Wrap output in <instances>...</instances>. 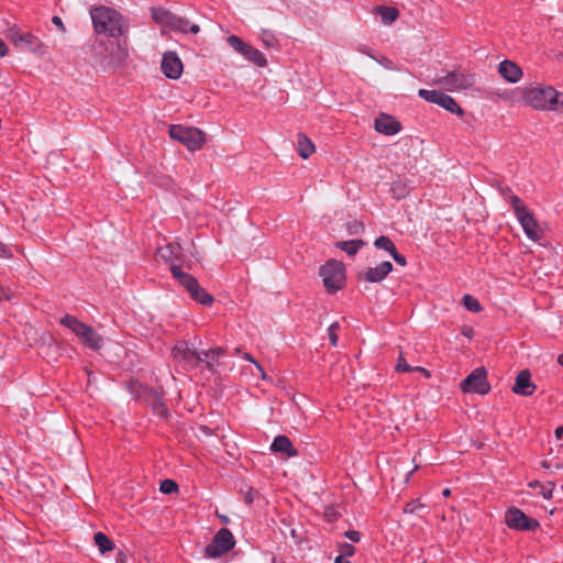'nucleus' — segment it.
Returning a JSON list of instances; mask_svg holds the SVG:
<instances>
[{
    "label": "nucleus",
    "mask_w": 563,
    "mask_h": 563,
    "mask_svg": "<svg viewBox=\"0 0 563 563\" xmlns=\"http://www.w3.org/2000/svg\"><path fill=\"white\" fill-rule=\"evenodd\" d=\"M22 38V47L26 46L32 52H38L43 47V43L40 41V38L33 35L32 33H23Z\"/></svg>",
    "instance_id": "nucleus-29"
},
{
    "label": "nucleus",
    "mask_w": 563,
    "mask_h": 563,
    "mask_svg": "<svg viewBox=\"0 0 563 563\" xmlns=\"http://www.w3.org/2000/svg\"><path fill=\"white\" fill-rule=\"evenodd\" d=\"M463 303H464L465 308L467 310L472 311V312H478L482 309L481 303L478 302V300L475 299L471 295H465L463 297Z\"/></svg>",
    "instance_id": "nucleus-33"
},
{
    "label": "nucleus",
    "mask_w": 563,
    "mask_h": 563,
    "mask_svg": "<svg viewBox=\"0 0 563 563\" xmlns=\"http://www.w3.org/2000/svg\"><path fill=\"white\" fill-rule=\"evenodd\" d=\"M199 346L195 342H179L176 344L172 352H198Z\"/></svg>",
    "instance_id": "nucleus-35"
},
{
    "label": "nucleus",
    "mask_w": 563,
    "mask_h": 563,
    "mask_svg": "<svg viewBox=\"0 0 563 563\" xmlns=\"http://www.w3.org/2000/svg\"><path fill=\"white\" fill-rule=\"evenodd\" d=\"M9 49L3 40L0 38V57H4L8 54Z\"/></svg>",
    "instance_id": "nucleus-49"
},
{
    "label": "nucleus",
    "mask_w": 563,
    "mask_h": 563,
    "mask_svg": "<svg viewBox=\"0 0 563 563\" xmlns=\"http://www.w3.org/2000/svg\"><path fill=\"white\" fill-rule=\"evenodd\" d=\"M129 390L135 397L144 398L153 407L156 415H166L167 409L165 405L161 401V394L158 391L148 389L139 382H132L129 385Z\"/></svg>",
    "instance_id": "nucleus-9"
},
{
    "label": "nucleus",
    "mask_w": 563,
    "mask_h": 563,
    "mask_svg": "<svg viewBox=\"0 0 563 563\" xmlns=\"http://www.w3.org/2000/svg\"><path fill=\"white\" fill-rule=\"evenodd\" d=\"M12 256V252L8 245L0 242V257L10 258Z\"/></svg>",
    "instance_id": "nucleus-43"
},
{
    "label": "nucleus",
    "mask_w": 563,
    "mask_h": 563,
    "mask_svg": "<svg viewBox=\"0 0 563 563\" xmlns=\"http://www.w3.org/2000/svg\"><path fill=\"white\" fill-rule=\"evenodd\" d=\"M340 549H341L340 555H344L345 559H347L349 556H352L355 551V548L349 543L342 544Z\"/></svg>",
    "instance_id": "nucleus-42"
},
{
    "label": "nucleus",
    "mask_w": 563,
    "mask_h": 563,
    "mask_svg": "<svg viewBox=\"0 0 563 563\" xmlns=\"http://www.w3.org/2000/svg\"><path fill=\"white\" fill-rule=\"evenodd\" d=\"M271 450L273 452L286 454L288 457H292L298 454L291 441L286 435H277L271 445Z\"/></svg>",
    "instance_id": "nucleus-21"
},
{
    "label": "nucleus",
    "mask_w": 563,
    "mask_h": 563,
    "mask_svg": "<svg viewBox=\"0 0 563 563\" xmlns=\"http://www.w3.org/2000/svg\"><path fill=\"white\" fill-rule=\"evenodd\" d=\"M376 12L380 15L385 24H391L399 15L398 10L391 7H378Z\"/></svg>",
    "instance_id": "nucleus-28"
},
{
    "label": "nucleus",
    "mask_w": 563,
    "mask_h": 563,
    "mask_svg": "<svg viewBox=\"0 0 563 563\" xmlns=\"http://www.w3.org/2000/svg\"><path fill=\"white\" fill-rule=\"evenodd\" d=\"M93 539L101 554H104L106 552H109L113 549V542L104 533L97 532Z\"/></svg>",
    "instance_id": "nucleus-30"
},
{
    "label": "nucleus",
    "mask_w": 563,
    "mask_h": 563,
    "mask_svg": "<svg viewBox=\"0 0 563 563\" xmlns=\"http://www.w3.org/2000/svg\"><path fill=\"white\" fill-rule=\"evenodd\" d=\"M256 366L258 367V371L263 372L262 367L258 364H256ZM262 374L264 375V373Z\"/></svg>",
    "instance_id": "nucleus-62"
},
{
    "label": "nucleus",
    "mask_w": 563,
    "mask_h": 563,
    "mask_svg": "<svg viewBox=\"0 0 563 563\" xmlns=\"http://www.w3.org/2000/svg\"><path fill=\"white\" fill-rule=\"evenodd\" d=\"M339 329V324L336 322L332 323L329 329V340L331 343V346L335 347L338 345V335L336 330Z\"/></svg>",
    "instance_id": "nucleus-39"
},
{
    "label": "nucleus",
    "mask_w": 563,
    "mask_h": 563,
    "mask_svg": "<svg viewBox=\"0 0 563 563\" xmlns=\"http://www.w3.org/2000/svg\"><path fill=\"white\" fill-rule=\"evenodd\" d=\"M22 35L23 33H21L15 26L10 27L7 34L8 38L12 42V44L18 47H22Z\"/></svg>",
    "instance_id": "nucleus-34"
},
{
    "label": "nucleus",
    "mask_w": 563,
    "mask_h": 563,
    "mask_svg": "<svg viewBox=\"0 0 563 563\" xmlns=\"http://www.w3.org/2000/svg\"><path fill=\"white\" fill-rule=\"evenodd\" d=\"M52 22L54 25H56L58 27V30L62 32V33H66V27L62 21V19L57 15H54L53 19H52Z\"/></svg>",
    "instance_id": "nucleus-46"
},
{
    "label": "nucleus",
    "mask_w": 563,
    "mask_h": 563,
    "mask_svg": "<svg viewBox=\"0 0 563 563\" xmlns=\"http://www.w3.org/2000/svg\"><path fill=\"white\" fill-rule=\"evenodd\" d=\"M117 561L119 563H125L126 562V555L123 552H119L117 556Z\"/></svg>",
    "instance_id": "nucleus-52"
},
{
    "label": "nucleus",
    "mask_w": 563,
    "mask_h": 563,
    "mask_svg": "<svg viewBox=\"0 0 563 563\" xmlns=\"http://www.w3.org/2000/svg\"><path fill=\"white\" fill-rule=\"evenodd\" d=\"M60 324L78 336L86 347L90 350L103 347V338L92 327L79 321L76 317L66 314L60 319Z\"/></svg>",
    "instance_id": "nucleus-3"
},
{
    "label": "nucleus",
    "mask_w": 563,
    "mask_h": 563,
    "mask_svg": "<svg viewBox=\"0 0 563 563\" xmlns=\"http://www.w3.org/2000/svg\"><path fill=\"white\" fill-rule=\"evenodd\" d=\"M400 123L391 115L380 114L375 120V129L385 135H394L400 131Z\"/></svg>",
    "instance_id": "nucleus-18"
},
{
    "label": "nucleus",
    "mask_w": 563,
    "mask_h": 563,
    "mask_svg": "<svg viewBox=\"0 0 563 563\" xmlns=\"http://www.w3.org/2000/svg\"><path fill=\"white\" fill-rule=\"evenodd\" d=\"M228 43L234 51H236L238 53L243 55L247 60L254 63L256 66H258V67L266 66L267 60H266V57L264 56V54L261 51H258L257 48L243 42L239 36H236V35L229 36Z\"/></svg>",
    "instance_id": "nucleus-10"
},
{
    "label": "nucleus",
    "mask_w": 563,
    "mask_h": 563,
    "mask_svg": "<svg viewBox=\"0 0 563 563\" xmlns=\"http://www.w3.org/2000/svg\"><path fill=\"white\" fill-rule=\"evenodd\" d=\"M159 490L163 494H173L178 490V485L173 479H164L161 482Z\"/></svg>",
    "instance_id": "nucleus-36"
},
{
    "label": "nucleus",
    "mask_w": 563,
    "mask_h": 563,
    "mask_svg": "<svg viewBox=\"0 0 563 563\" xmlns=\"http://www.w3.org/2000/svg\"><path fill=\"white\" fill-rule=\"evenodd\" d=\"M554 435L558 440H560L563 437V426H560L555 429Z\"/></svg>",
    "instance_id": "nucleus-51"
},
{
    "label": "nucleus",
    "mask_w": 563,
    "mask_h": 563,
    "mask_svg": "<svg viewBox=\"0 0 563 563\" xmlns=\"http://www.w3.org/2000/svg\"><path fill=\"white\" fill-rule=\"evenodd\" d=\"M170 30L183 33L190 32L191 34H197L200 31V27L198 24L190 23L188 19L175 14Z\"/></svg>",
    "instance_id": "nucleus-23"
},
{
    "label": "nucleus",
    "mask_w": 563,
    "mask_h": 563,
    "mask_svg": "<svg viewBox=\"0 0 563 563\" xmlns=\"http://www.w3.org/2000/svg\"><path fill=\"white\" fill-rule=\"evenodd\" d=\"M537 385L531 379V373L529 369H521L515 377V383L511 387V391L516 395L529 397L534 394Z\"/></svg>",
    "instance_id": "nucleus-13"
},
{
    "label": "nucleus",
    "mask_w": 563,
    "mask_h": 563,
    "mask_svg": "<svg viewBox=\"0 0 563 563\" xmlns=\"http://www.w3.org/2000/svg\"><path fill=\"white\" fill-rule=\"evenodd\" d=\"M190 297L203 306H211L214 301V298L212 295L208 294L206 289H203L199 283L196 285V287L189 292Z\"/></svg>",
    "instance_id": "nucleus-25"
},
{
    "label": "nucleus",
    "mask_w": 563,
    "mask_h": 563,
    "mask_svg": "<svg viewBox=\"0 0 563 563\" xmlns=\"http://www.w3.org/2000/svg\"><path fill=\"white\" fill-rule=\"evenodd\" d=\"M320 276L329 292H335L344 286V267L338 261H329L320 267Z\"/></svg>",
    "instance_id": "nucleus-6"
},
{
    "label": "nucleus",
    "mask_w": 563,
    "mask_h": 563,
    "mask_svg": "<svg viewBox=\"0 0 563 563\" xmlns=\"http://www.w3.org/2000/svg\"><path fill=\"white\" fill-rule=\"evenodd\" d=\"M558 363L563 366V354H559Z\"/></svg>",
    "instance_id": "nucleus-58"
},
{
    "label": "nucleus",
    "mask_w": 563,
    "mask_h": 563,
    "mask_svg": "<svg viewBox=\"0 0 563 563\" xmlns=\"http://www.w3.org/2000/svg\"><path fill=\"white\" fill-rule=\"evenodd\" d=\"M555 485L553 482H548V484L545 486H542L541 487V495L544 499H551L552 496H553V489H554Z\"/></svg>",
    "instance_id": "nucleus-40"
},
{
    "label": "nucleus",
    "mask_w": 563,
    "mask_h": 563,
    "mask_svg": "<svg viewBox=\"0 0 563 563\" xmlns=\"http://www.w3.org/2000/svg\"><path fill=\"white\" fill-rule=\"evenodd\" d=\"M415 367H411L404 357H399L396 369L398 372H409L413 371Z\"/></svg>",
    "instance_id": "nucleus-41"
},
{
    "label": "nucleus",
    "mask_w": 563,
    "mask_h": 563,
    "mask_svg": "<svg viewBox=\"0 0 563 563\" xmlns=\"http://www.w3.org/2000/svg\"><path fill=\"white\" fill-rule=\"evenodd\" d=\"M505 522L510 529L532 531L539 527V522L528 518L520 509L511 508L505 515Z\"/></svg>",
    "instance_id": "nucleus-12"
},
{
    "label": "nucleus",
    "mask_w": 563,
    "mask_h": 563,
    "mask_svg": "<svg viewBox=\"0 0 563 563\" xmlns=\"http://www.w3.org/2000/svg\"><path fill=\"white\" fill-rule=\"evenodd\" d=\"M393 271V264L388 261L382 262L376 267H368L360 272L358 277L368 283L382 282Z\"/></svg>",
    "instance_id": "nucleus-15"
},
{
    "label": "nucleus",
    "mask_w": 563,
    "mask_h": 563,
    "mask_svg": "<svg viewBox=\"0 0 563 563\" xmlns=\"http://www.w3.org/2000/svg\"><path fill=\"white\" fill-rule=\"evenodd\" d=\"M129 57V52L125 43L118 42L112 48L109 57L106 58V66L109 68H117L122 66Z\"/></svg>",
    "instance_id": "nucleus-19"
},
{
    "label": "nucleus",
    "mask_w": 563,
    "mask_h": 563,
    "mask_svg": "<svg viewBox=\"0 0 563 563\" xmlns=\"http://www.w3.org/2000/svg\"><path fill=\"white\" fill-rule=\"evenodd\" d=\"M554 467H555L556 470H561V468H563V464H561V463H556V464L554 465Z\"/></svg>",
    "instance_id": "nucleus-59"
},
{
    "label": "nucleus",
    "mask_w": 563,
    "mask_h": 563,
    "mask_svg": "<svg viewBox=\"0 0 563 563\" xmlns=\"http://www.w3.org/2000/svg\"><path fill=\"white\" fill-rule=\"evenodd\" d=\"M395 262L401 266H405L407 264L406 257L397 252V250L391 254Z\"/></svg>",
    "instance_id": "nucleus-45"
},
{
    "label": "nucleus",
    "mask_w": 563,
    "mask_h": 563,
    "mask_svg": "<svg viewBox=\"0 0 563 563\" xmlns=\"http://www.w3.org/2000/svg\"><path fill=\"white\" fill-rule=\"evenodd\" d=\"M509 202L517 218L529 211L522 200L516 195H510Z\"/></svg>",
    "instance_id": "nucleus-32"
},
{
    "label": "nucleus",
    "mask_w": 563,
    "mask_h": 563,
    "mask_svg": "<svg viewBox=\"0 0 563 563\" xmlns=\"http://www.w3.org/2000/svg\"><path fill=\"white\" fill-rule=\"evenodd\" d=\"M170 272L175 279L188 291V294L196 287L198 280L190 274L181 271L177 264L170 265Z\"/></svg>",
    "instance_id": "nucleus-20"
},
{
    "label": "nucleus",
    "mask_w": 563,
    "mask_h": 563,
    "mask_svg": "<svg viewBox=\"0 0 563 563\" xmlns=\"http://www.w3.org/2000/svg\"><path fill=\"white\" fill-rule=\"evenodd\" d=\"M377 249L387 251L390 255L397 250L394 242L385 235L377 238L374 242Z\"/></svg>",
    "instance_id": "nucleus-31"
},
{
    "label": "nucleus",
    "mask_w": 563,
    "mask_h": 563,
    "mask_svg": "<svg viewBox=\"0 0 563 563\" xmlns=\"http://www.w3.org/2000/svg\"><path fill=\"white\" fill-rule=\"evenodd\" d=\"M198 431H199L200 433H198V434H197V437H201V435H202V437H210V435H212V434H213L212 429H210V428H209V427H207V426H199V427H198Z\"/></svg>",
    "instance_id": "nucleus-44"
},
{
    "label": "nucleus",
    "mask_w": 563,
    "mask_h": 563,
    "mask_svg": "<svg viewBox=\"0 0 563 563\" xmlns=\"http://www.w3.org/2000/svg\"><path fill=\"white\" fill-rule=\"evenodd\" d=\"M222 520L227 523L229 520L228 518L223 517Z\"/></svg>",
    "instance_id": "nucleus-63"
},
{
    "label": "nucleus",
    "mask_w": 563,
    "mask_h": 563,
    "mask_svg": "<svg viewBox=\"0 0 563 563\" xmlns=\"http://www.w3.org/2000/svg\"><path fill=\"white\" fill-rule=\"evenodd\" d=\"M168 133L173 140L178 141L191 152L201 150L206 143L205 133L194 126L170 125Z\"/></svg>",
    "instance_id": "nucleus-4"
},
{
    "label": "nucleus",
    "mask_w": 563,
    "mask_h": 563,
    "mask_svg": "<svg viewBox=\"0 0 563 563\" xmlns=\"http://www.w3.org/2000/svg\"><path fill=\"white\" fill-rule=\"evenodd\" d=\"M434 84L449 91L465 90L473 86L474 75L453 70L445 75H438L434 78Z\"/></svg>",
    "instance_id": "nucleus-5"
},
{
    "label": "nucleus",
    "mask_w": 563,
    "mask_h": 563,
    "mask_svg": "<svg viewBox=\"0 0 563 563\" xmlns=\"http://www.w3.org/2000/svg\"><path fill=\"white\" fill-rule=\"evenodd\" d=\"M12 298V291L9 288L0 287V301L3 299H11Z\"/></svg>",
    "instance_id": "nucleus-48"
},
{
    "label": "nucleus",
    "mask_w": 563,
    "mask_h": 563,
    "mask_svg": "<svg viewBox=\"0 0 563 563\" xmlns=\"http://www.w3.org/2000/svg\"><path fill=\"white\" fill-rule=\"evenodd\" d=\"M542 466L545 467V468H549L550 464L547 461H544V462H542Z\"/></svg>",
    "instance_id": "nucleus-61"
},
{
    "label": "nucleus",
    "mask_w": 563,
    "mask_h": 563,
    "mask_svg": "<svg viewBox=\"0 0 563 563\" xmlns=\"http://www.w3.org/2000/svg\"><path fill=\"white\" fill-rule=\"evenodd\" d=\"M345 537L353 541V542H358L360 541V533L355 530H349L345 532Z\"/></svg>",
    "instance_id": "nucleus-47"
},
{
    "label": "nucleus",
    "mask_w": 563,
    "mask_h": 563,
    "mask_svg": "<svg viewBox=\"0 0 563 563\" xmlns=\"http://www.w3.org/2000/svg\"><path fill=\"white\" fill-rule=\"evenodd\" d=\"M245 501L247 504L253 503V493L252 492L247 493V495L245 496Z\"/></svg>",
    "instance_id": "nucleus-56"
},
{
    "label": "nucleus",
    "mask_w": 563,
    "mask_h": 563,
    "mask_svg": "<svg viewBox=\"0 0 563 563\" xmlns=\"http://www.w3.org/2000/svg\"><path fill=\"white\" fill-rule=\"evenodd\" d=\"M363 245H365L363 240L339 241L335 243L338 249L344 251L350 256L355 255Z\"/></svg>",
    "instance_id": "nucleus-27"
},
{
    "label": "nucleus",
    "mask_w": 563,
    "mask_h": 563,
    "mask_svg": "<svg viewBox=\"0 0 563 563\" xmlns=\"http://www.w3.org/2000/svg\"><path fill=\"white\" fill-rule=\"evenodd\" d=\"M234 352H235V353H239V352H241V351H240V349H239V347H236V349L234 350Z\"/></svg>",
    "instance_id": "nucleus-64"
},
{
    "label": "nucleus",
    "mask_w": 563,
    "mask_h": 563,
    "mask_svg": "<svg viewBox=\"0 0 563 563\" xmlns=\"http://www.w3.org/2000/svg\"><path fill=\"white\" fill-rule=\"evenodd\" d=\"M500 194H501L503 197H505L508 200L510 199V195H514L511 192V189L509 187H507V186L500 188Z\"/></svg>",
    "instance_id": "nucleus-50"
},
{
    "label": "nucleus",
    "mask_w": 563,
    "mask_h": 563,
    "mask_svg": "<svg viewBox=\"0 0 563 563\" xmlns=\"http://www.w3.org/2000/svg\"><path fill=\"white\" fill-rule=\"evenodd\" d=\"M413 371H418V372H421L426 377H430V372L423 367H415Z\"/></svg>",
    "instance_id": "nucleus-53"
},
{
    "label": "nucleus",
    "mask_w": 563,
    "mask_h": 563,
    "mask_svg": "<svg viewBox=\"0 0 563 563\" xmlns=\"http://www.w3.org/2000/svg\"><path fill=\"white\" fill-rule=\"evenodd\" d=\"M365 230V227L362 222H358L356 220L351 221L347 223V231L350 234H361Z\"/></svg>",
    "instance_id": "nucleus-37"
},
{
    "label": "nucleus",
    "mask_w": 563,
    "mask_h": 563,
    "mask_svg": "<svg viewBox=\"0 0 563 563\" xmlns=\"http://www.w3.org/2000/svg\"><path fill=\"white\" fill-rule=\"evenodd\" d=\"M560 92L551 86H531L522 89V100L526 104L538 110H556L563 107Z\"/></svg>",
    "instance_id": "nucleus-2"
},
{
    "label": "nucleus",
    "mask_w": 563,
    "mask_h": 563,
    "mask_svg": "<svg viewBox=\"0 0 563 563\" xmlns=\"http://www.w3.org/2000/svg\"><path fill=\"white\" fill-rule=\"evenodd\" d=\"M334 563H350V561L345 559L344 555H338L334 560Z\"/></svg>",
    "instance_id": "nucleus-54"
},
{
    "label": "nucleus",
    "mask_w": 563,
    "mask_h": 563,
    "mask_svg": "<svg viewBox=\"0 0 563 563\" xmlns=\"http://www.w3.org/2000/svg\"><path fill=\"white\" fill-rule=\"evenodd\" d=\"M245 356H246V360H249L250 362L255 363V361L251 357V355H250V354H245Z\"/></svg>",
    "instance_id": "nucleus-60"
},
{
    "label": "nucleus",
    "mask_w": 563,
    "mask_h": 563,
    "mask_svg": "<svg viewBox=\"0 0 563 563\" xmlns=\"http://www.w3.org/2000/svg\"><path fill=\"white\" fill-rule=\"evenodd\" d=\"M421 508H423V504H421L419 500H411L408 504H406L404 512L416 514Z\"/></svg>",
    "instance_id": "nucleus-38"
},
{
    "label": "nucleus",
    "mask_w": 563,
    "mask_h": 563,
    "mask_svg": "<svg viewBox=\"0 0 563 563\" xmlns=\"http://www.w3.org/2000/svg\"><path fill=\"white\" fill-rule=\"evenodd\" d=\"M162 71L164 75L172 79H177L183 73V63L174 52H167L162 59Z\"/></svg>",
    "instance_id": "nucleus-14"
},
{
    "label": "nucleus",
    "mask_w": 563,
    "mask_h": 563,
    "mask_svg": "<svg viewBox=\"0 0 563 563\" xmlns=\"http://www.w3.org/2000/svg\"><path fill=\"white\" fill-rule=\"evenodd\" d=\"M314 150V144L306 134L298 135V153L301 158L307 159Z\"/></svg>",
    "instance_id": "nucleus-26"
},
{
    "label": "nucleus",
    "mask_w": 563,
    "mask_h": 563,
    "mask_svg": "<svg viewBox=\"0 0 563 563\" xmlns=\"http://www.w3.org/2000/svg\"><path fill=\"white\" fill-rule=\"evenodd\" d=\"M95 31L99 34L118 37L129 30L126 20L120 12L108 7H97L90 11Z\"/></svg>",
    "instance_id": "nucleus-1"
},
{
    "label": "nucleus",
    "mask_w": 563,
    "mask_h": 563,
    "mask_svg": "<svg viewBox=\"0 0 563 563\" xmlns=\"http://www.w3.org/2000/svg\"><path fill=\"white\" fill-rule=\"evenodd\" d=\"M442 494L444 497H449L451 495V490L449 488H445Z\"/></svg>",
    "instance_id": "nucleus-57"
},
{
    "label": "nucleus",
    "mask_w": 563,
    "mask_h": 563,
    "mask_svg": "<svg viewBox=\"0 0 563 563\" xmlns=\"http://www.w3.org/2000/svg\"><path fill=\"white\" fill-rule=\"evenodd\" d=\"M418 95L426 101L439 104L445 110L450 111L451 113H455L459 115L463 114V110L456 103V101L451 96L444 92L437 90L420 89Z\"/></svg>",
    "instance_id": "nucleus-11"
},
{
    "label": "nucleus",
    "mask_w": 563,
    "mask_h": 563,
    "mask_svg": "<svg viewBox=\"0 0 563 563\" xmlns=\"http://www.w3.org/2000/svg\"><path fill=\"white\" fill-rule=\"evenodd\" d=\"M463 393L486 395L490 390L485 367L475 368L461 384Z\"/></svg>",
    "instance_id": "nucleus-8"
},
{
    "label": "nucleus",
    "mask_w": 563,
    "mask_h": 563,
    "mask_svg": "<svg viewBox=\"0 0 563 563\" xmlns=\"http://www.w3.org/2000/svg\"><path fill=\"white\" fill-rule=\"evenodd\" d=\"M499 75L508 82L516 84L522 76V69L515 62L504 60L498 65Z\"/></svg>",
    "instance_id": "nucleus-17"
},
{
    "label": "nucleus",
    "mask_w": 563,
    "mask_h": 563,
    "mask_svg": "<svg viewBox=\"0 0 563 563\" xmlns=\"http://www.w3.org/2000/svg\"><path fill=\"white\" fill-rule=\"evenodd\" d=\"M235 545V539L232 532L227 529H220L213 537L210 544L205 549L206 556L217 559L229 552Z\"/></svg>",
    "instance_id": "nucleus-7"
},
{
    "label": "nucleus",
    "mask_w": 563,
    "mask_h": 563,
    "mask_svg": "<svg viewBox=\"0 0 563 563\" xmlns=\"http://www.w3.org/2000/svg\"><path fill=\"white\" fill-rule=\"evenodd\" d=\"M157 256L166 263L175 264L181 255V247L179 244H167L157 250Z\"/></svg>",
    "instance_id": "nucleus-22"
},
{
    "label": "nucleus",
    "mask_w": 563,
    "mask_h": 563,
    "mask_svg": "<svg viewBox=\"0 0 563 563\" xmlns=\"http://www.w3.org/2000/svg\"><path fill=\"white\" fill-rule=\"evenodd\" d=\"M200 352H211V353H214V352H223V350L221 347H209V349H203Z\"/></svg>",
    "instance_id": "nucleus-55"
},
{
    "label": "nucleus",
    "mask_w": 563,
    "mask_h": 563,
    "mask_svg": "<svg viewBox=\"0 0 563 563\" xmlns=\"http://www.w3.org/2000/svg\"><path fill=\"white\" fill-rule=\"evenodd\" d=\"M520 222L526 235L534 242H538L542 238V230L540 229L537 220L534 219L533 214L528 211L520 217L517 218Z\"/></svg>",
    "instance_id": "nucleus-16"
},
{
    "label": "nucleus",
    "mask_w": 563,
    "mask_h": 563,
    "mask_svg": "<svg viewBox=\"0 0 563 563\" xmlns=\"http://www.w3.org/2000/svg\"><path fill=\"white\" fill-rule=\"evenodd\" d=\"M175 14L163 9V8H154L152 9V18L153 20L162 25L163 27L172 26Z\"/></svg>",
    "instance_id": "nucleus-24"
}]
</instances>
